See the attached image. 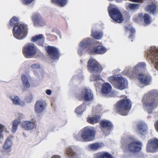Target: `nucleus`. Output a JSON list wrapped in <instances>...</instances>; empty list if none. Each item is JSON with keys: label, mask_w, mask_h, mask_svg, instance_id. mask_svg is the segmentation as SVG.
Here are the masks:
<instances>
[{"label": "nucleus", "mask_w": 158, "mask_h": 158, "mask_svg": "<svg viewBox=\"0 0 158 158\" xmlns=\"http://www.w3.org/2000/svg\"><path fill=\"white\" fill-rule=\"evenodd\" d=\"M84 128H85V129H86V128H88V127H84Z\"/></svg>", "instance_id": "nucleus-54"}, {"label": "nucleus", "mask_w": 158, "mask_h": 158, "mask_svg": "<svg viewBox=\"0 0 158 158\" xmlns=\"http://www.w3.org/2000/svg\"><path fill=\"white\" fill-rule=\"evenodd\" d=\"M95 133L92 129H83L81 130V136L85 141H91L94 139Z\"/></svg>", "instance_id": "nucleus-12"}, {"label": "nucleus", "mask_w": 158, "mask_h": 158, "mask_svg": "<svg viewBox=\"0 0 158 158\" xmlns=\"http://www.w3.org/2000/svg\"><path fill=\"white\" fill-rule=\"evenodd\" d=\"M76 97L79 100L83 99L86 101H90L93 99V94L91 90L86 88L83 89L80 93L77 94Z\"/></svg>", "instance_id": "nucleus-8"}, {"label": "nucleus", "mask_w": 158, "mask_h": 158, "mask_svg": "<svg viewBox=\"0 0 158 158\" xmlns=\"http://www.w3.org/2000/svg\"><path fill=\"white\" fill-rule=\"evenodd\" d=\"M138 128H146L147 127V125L145 123H139L138 125Z\"/></svg>", "instance_id": "nucleus-38"}, {"label": "nucleus", "mask_w": 158, "mask_h": 158, "mask_svg": "<svg viewBox=\"0 0 158 158\" xmlns=\"http://www.w3.org/2000/svg\"><path fill=\"white\" fill-rule=\"evenodd\" d=\"M142 143L137 141L132 142L128 144L126 146V150L132 153H136L140 151L142 148Z\"/></svg>", "instance_id": "nucleus-11"}, {"label": "nucleus", "mask_w": 158, "mask_h": 158, "mask_svg": "<svg viewBox=\"0 0 158 158\" xmlns=\"http://www.w3.org/2000/svg\"><path fill=\"white\" fill-rule=\"evenodd\" d=\"M104 146V144L102 143H96L89 145L87 146V148L90 150H96Z\"/></svg>", "instance_id": "nucleus-20"}, {"label": "nucleus", "mask_w": 158, "mask_h": 158, "mask_svg": "<svg viewBox=\"0 0 158 158\" xmlns=\"http://www.w3.org/2000/svg\"><path fill=\"white\" fill-rule=\"evenodd\" d=\"M10 99L13 103L16 105H20L21 103V100L17 96H10Z\"/></svg>", "instance_id": "nucleus-32"}, {"label": "nucleus", "mask_w": 158, "mask_h": 158, "mask_svg": "<svg viewBox=\"0 0 158 158\" xmlns=\"http://www.w3.org/2000/svg\"><path fill=\"white\" fill-rule=\"evenodd\" d=\"M129 0L131 1V0Z\"/></svg>", "instance_id": "nucleus-57"}, {"label": "nucleus", "mask_w": 158, "mask_h": 158, "mask_svg": "<svg viewBox=\"0 0 158 158\" xmlns=\"http://www.w3.org/2000/svg\"><path fill=\"white\" fill-rule=\"evenodd\" d=\"M23 3L25 5H28L32 2L34 0H21Z\"/></svg>", "instance_id": "nucleus-40"}, {"label": "nucleus", "mask_w": 158, "mask_h": 158, "mask_svg": "<svg viewBox=\"0 0 158 158\" xmlns=\"http://www.w3.org/2000/svg\"><path fill=\"white\" fill-rule=\"evenodd\" d=\"M139 133L142 135L145 134L146 133L145 129H139Z\"/></svg>", "instance_id": "nucleus-41"}, {"label": "nucleus", "mask_w": 158, "mask_h": 158, "mask_svg": "<svg viewBox=\"0 0 158 158\" xmlns=\"http://www.w3.org/2000/svg\"><path fill=\"white\" fill-rule=\"evenodd\" d=\"M3 130L2 129H0V139L3 137Z\"/></svg>", "instance_id": "nucleus-46"}, {"label": "nucleus", "mask_w": 158, "mask_h": 158, "mask_svg": "<svg viewBox=\"0 0 158 158\" xmlns=\"http://www.w3.org/2000/svg\"><path fill=\"white\" fill-rule=\"evenodd\" d=\"M4 127L5 126L4 125L0 124V128H4Z\"/></svg>", "instance_id": "nucleus-51"}, {"label": "nucleus", "mask_w": 158, "mask_h": 158, "mask_svg": "<svg viewBox=\"0 0 158 158\" xmlns=\"http://www.w3.org/2000/svg\"><path fill=\"white\" fill-rule=\"evenodd\" d=\"M137 78L140 83L145 85H149L152 79L150 76L143 74H138Z\"/></svg>", "instance_id": "nucleus-16"}, {"label": "nucleus", "mask_w": 158, "mask_h": 158, "mask_svg": "<svg viewBox=\"0 0 158 158\" xmlns=\"http://www.w3.org/2000/svg\"><path fill=\"white\" fill-rule=\"evenodd\" d=\"M85 104L83 103L76 109L75 112L78 114H81L85 110Z\"/></svg>", "instance_id": "nucleus-28"}, {"label": "nucleus", "mask_w": 158, "mask_h": 158, "mask_svg": "<svg viewBox=\"0 0 158 158\" xmlns=\"http://www.w3.org/2000/svg\"><path fill=\"white\" fill-rule=\"evenodd\" d=\"M51 2L60 7L64 6L67 4V0H51Z\"/></svg>", "instance_id": "nucleus-26"}, {"label": "nucleus", "mask_w": 158, "mask_h": 158, "mask_svg": "<svg viewBox=\"0 0 158 158\" xmlns=\"http://www.w3.org/2000/svg\"><path fill=\"white\" fill-rule=\"evenodd\" d=\"M8 26L14 27L13 34L17 39L21 40L26 37L28 30L27 26L24 23H19V19L16 16H14L10 19Z\"/></svg>", "instance_id": "nucleus-1"}, {"label": "nucleus", "mask_w": 158, "mask_h": 158, "mask_svg": "<svg viewBox=\"0 0 158 158\" xmlns=\"http://www.w3.org/2000/svg\"><path fill=\"white\" fill-rule=\"evenodd\" d=\"M154 126L155 128H158V120L155 123Z\"/></svg>", "instance_id": "nucleus-48"}, {"label": "nucleus", "mask_w": 158, "mask_h": 158, "mask_svg": "<svg viewBox=\"0 0 158 158\" xmlns=\"http://www.w3.org/2000/svg\"><path fill=\"white\" fill-rule=\"evenodd\" d=\"M88 71L91 73H100L103 69L101 64L95 59L90 58L87 62Z\"/></svg>", "instance_id": "nucleus-6"}, {"label": "nucleus", "mask_w": 158, "mask_h": 158, "mask_svg": "<svg viewBox=\"0 0 158 158\" xmlns=\"http://www.w3.org/2000/svg\"><path fill=\"white\" fill-rule=\"evenodd\" d=\"M156 131L158 132V129H157Z\"/></svg>", "instance_id": "nucleus-56"}, {"label": "nucleus", "mask_w": 158, "mask_h": 158, "mask_svg": "<svg viewBox=\"0 0 158 158\" xmlns=\"http://www.w3.org/2000/svg\"><path fill=\"white\" fill-rule=\"evenodd\" d=\"M12 144L11 141L9 139H8L5 143L3 148L5 149H9L11 148Z\"/></svg>", "instance_id": "nucleus-35"}, {"label": "nucleus", "mask_w": 158, "mask_h": 158, "mask_svg": "<svg viewBox=\"0 0 158 158\" xmlns=\"http://www.w3.org/2000/svg\"><path fill=\"white\" fill-rule=\"evenodd\" d=\"M92 40L91 39L87 38L80 43L79 48L78 51L79 54L81 55L86 48H87V51L90 54H102L106 52V49L102 46L98 45L94 48L91 47Z\"/></svg>", "instance_id": "nucleus-2"}, {"label": "nucleus", "mask_w": 158, "mask_h": 158, "mask_svg": "<svg viewBox=\"0 0 158 158\" xmlns=\"http://www.w3.org/2000/svg\"><path fill=\"white\" fill-rule=\"evenodd\" d=\"M100 126L103 128H112L113 127L112 123L110 121L102 120L100 123Z\"/></svg>", "instance_id": "nucleus-21"}, {"label": "nucleus", "mask_w": 158, "mask_h": 158, "mask_svg": "<svg viewBox=\"0 0 158 158\" xmlns=\"http://www.w3.org/2000/svg\"><path fill=\"white\" fill-rule=\"evenodd\" d=\"M32 99V96L31 94H30L26 98V101L27 103H30L31 102Z\"/></svg>", "instance_id": "nucleus-39"}, {"label": "nucleus", "mask_w": 158, "mask_h": 158, "mask_svg": "<svg viewBox=\"0 0 158 158\" xmlns=\"http://www.w3.org/2000/svg\"><path fill=\"white\" fill-rule=\"evenodd\" d=\"M22 125L24 128H33L34 125L32 122L26 121L22 123Z\"/></svg>", "instance_id": "nucleus-29"}, {"label": "nucleus", "mask_w": 158, "mask_h": 158, "mask_svg": "<svg viewBox=\"0 0 158 158\" xmlns=\"http://www.w3.org/2000/svg\"><path fill=\"white\" fill-rule=\"evenodd\" d=\"M45 103L42 100H40L36 101L35 105V109L36 113H40L43 111L45 109Z\"/></svg>", "instance_id": "nucleus-17"}, {"label": "nucleus", "mask_w": 158, "mask_h": 158, "mask_svg": "<svg viewBox=\"0 0 158 158\" xmlns=\"http://www.w3.org/2000/svg\"><path fill=\"white\" fill-rule=\"evenodd\" d=\"M148 58L152 63H155V66L158 71V49L155 47H152L148 54Z\"/></svg>", "instance_id": "nucleus-10"}, {"label": "nucleus", "mask_w": 158, "mask_h": 158, "mask_svg": "<svg viewBox=\"0 0 158 158\" xmlns=\"http://www.w3.org/2000/svg\"><path fill=\"white\" fill-rule=\"evenodd\" d=\"M31 67L32 69H38L40 67L39 65L36 64H34L31 65Z\"/></svg>", "instance_id": "nucleus-43"}, {"label": "nucleus", "mask_w": 158, "mask_h": 158, "mask_svg": "<svg viewBox=\"0 0 158 158\" xmlns=\"http://www.w3.org/2000/svg\"><path fill=\"white\" fill-rule=\"evenodd\" d=\"M145 97L142 99L143 104L145 106L147 110H152L156 106L158 102V95L157 94H150L146 96L147 101L145 100Z\"/></svg>", "instance_id": "nucleus-5"}, {"label": "nucleus", "mask_w": 158, "mask_h": 158, "mask_svg": "<svg viewBox=\"0 0 158 158\" xmlns=\"http://www.w3.org/2000/svg\"><path fill=\"white\" fill-rule=\"evenodd\" d=\"M125 29L126 31H127V30L128 29L131 33V34L128 36L129 38L130 39H133L134 37V34L135 33V29L133 28H131L128 29V27H125Z\"/></svg>", "instance_id": "nucleus-36"}, {"label": "nucleus", "mask_w": 158, "mask_h": 158, "mask_svg": "<svg viewBox=\"0 0 158 158\" xmlns=\"http://www.w3.org/2000/svg\"><path fill=\"white\" fill-rule=\"evenodd\" d=\"M147 150L149 152H154L158 151V139L154 138L148 141Z\"/></svg>", "instance_id": "nucleus-15"}, {"label": "nucleus", "mask_w": 158, "mask_h": 158, "mask_svg": "<svg viewBox=\"0 0 158 158\" xmlns=\"http://www.w3.org/2000/svg\"><path fill=\"white\" fill-rule=\"evenodd\" d=\"M99 117L97 116L91 117H88L87 118V121L91 124H94L97 123L99 122Z\"/></svg>", "instance_id": "nucleus-27"}, {"label": "nucleus", "mask_w": 158, "mask_h": 158, "mask_svg": "<svg viewBox=\"0 0 158 158\" xmlns=\"http://www.w3.org/2000/svg\"><path fill=\"white\" fill-rule=\"evenodd\" d=\"M51 93H52V91L50 89H47L46 90V93L48 95H49L51 94Z\"/></svg>", "instance_id": "nucleus-47"}, {"label": "nucleus", "mask_w": 158, "mask_h": 158, "mask_svg": "<svg viewBox=\"0 0 158 158\" xmlns=\"http://www.w3.org/2000/svg\"><path fill=\"white\" fill-rule=\"evenodd\" d=\"M138 18L140 19L143 18L145 23L146 24H148L150 23V16L148 14H145L143 15L142 13H140L139 14Z\"/></svg>", "instance_id": "nucleus-23"}, {"label": "nucleus", "mask_w": 158, "mask_h": 158, "mask_svg": "<svg viewBox=\"0 0 158 158\" xmlns=\"http://www.w3.org/2000/svg\"><path fill=\"white\" fill-rule=\"evenodd\" d=\"M156 5L154 4L152 5H148L146 7V10L149 11L150 13L154 14L156 12Z\"/></svg>", "instance_id": "nucleus-31"}, {"label": "nucleus", "mask_w": 158, "mask_h": 158, "mask_svg": "<svg viewBox=\"0 0 158 158\" xmlns=\"http://www.w3.org/2000/svg\"><path fill=\"white\" fill-rule=\"evenodd\" d=\"M16 129H12L11 131L13 133H15L16 132Z\"/></svg>", "instance_id": "nucleus-50"}, {"label": "nucleus", "mask_w": 158, "mask_h": 158, "mask_svg": "<svg viewBox=\"0 0 158 158\" xmlns=\"http://www.w3.org/2000/svg\"><path fill=\"white\" fill-rule=\"evenodd\" d=\"M21 78L24 86L27 88H30V85L28 81V78L24 74H23L22 75Z\"/></svg>", "instance_id": "nucleus-25"}, {"label": "nucleus", "mask_w": 158, "mask_h": 158, "mask_svg": "<svg viewBox=\"0 0 158 158\" xmlns=\"http://www.w3.org/2000/svg\"><path fill=\"white\" fill-rule=\"evenodd\" d=\"M31 19L35 27L43 26L46 24L42 17L38 13H36L33 15Z\"/></svg>", "instance_id": "nucleus-14"}, {"label": "nucleus", "mask_w": 158, "mask_h": 158, "mask_svg": "<svg viewBox=\"0 0 158 158\" xmlns=\"http://www.w3.org/2000/svg\"><path fill=\"white\" fill-rule=\"evenodd\" d=\"M52 158H60V157L58 156L54 155L53 156Z\"/></svg>", "instance_id": "nucleus-49"}, {"label": "nucleus", "mask_w": 158, "mask_h": 158, "mask_svg": "<svg viewBox=\"0 0 158 158\" xmlns=\"http://www.w3.org/2000/svg\"><path fill=\"white\" fill-rule=\"evenodd\" d=\"M140 0H131V1L135 2H138Z\"/></svg>", "instance_id": "nucleus-52"}, {"label": "nucleus", "mask_w": 158, "mask_h": 158, "mask_svg": "<svg viewBox=\"0 0 158 158\" xmlns=\"http://www.w3.org/2000/svg\"><path fill=\"white\" fill-rule=\"evenodd\" d=\"M23 53L26 58H31L36 53V50L34 44L32 43L26 44L23 48Z\"/></svg>", "instance_id": "nucleus-7"}, {"label": "nucleus", "mask_w": 158, "mask_h": 158, "mask_svg": "<svg viewBox=\"0 0 158 158\" xmlns=\"http://www.w3.org/2000/svg\"><path fill=\"white\" fill-rule=\"evenodd\" d=\"M29 130V129H25V130L26 131H27L28 130Z\"/></svg>", "instance_id": "nucleus-53"}, {"label": "nucleus", "mask_w": 158, "mask_h": 158, "mask_svg": "<svg viewBox=\"0 0 158 158\" xmlns=\"http://www.w3.org/2000/svg\"><path fill=\"white\" fill-rule=\"evenodd\" d=\"M95 158H113L112 156L108 152H102L94 155Z\"/></svg>", "instance_id": "nucleus-19"}, {"label": "nucleus", "mask_w": 158, "mask_h": 158, "mask_svg": "<svg viewBox=\"0 0 158 158\" xmlns=\"http://www.w3.org/2000/svg\"><path fill=\"white\" fill-rule=\"evenodd\" d=\"M139 5L137 4L131 3L127 6V9L129 10H136L139 7Z\"/></svg>", "instance_id": "nucleus-33"}, {"label": "nucleus", "mask_w": 158, "mask_h": 158, "mask_svg": "<svg viewBox=\"0 0 158 158\" xmlns=\"http://www.w3.org/2000/svg\"><path fill=\"white\" fill-rule=\"evenodd\" d=\"M45 50L49 56L53 60H58L59 57L60 53L58 49L56 48L51 46H48Z\"/></svg>", "instance_id": "nucleus-13"}, {"label": "nucleus", "mask_w": 158, "mask_h": 158, "mask_svg": "<svg viewBox=\"0 0 158 158\" xmlns=\"http://www.w3.org/2000/svg\"><path fill=\"white\" fill-rule=\"evenodd\" d=\"M109 82L114 87L123 90L127 85V80L122 77H118L116 75L111 76L109 78Z\"/></svg>", "instance_id": "nucleus-4"}, {"label": "nucleus", "mask_w": 158, "mask_h": 158, "mask_svg": "<svg viewBox=\"0 0 158 158\" xmlns=\"http://www.w3.org/2000/svg\"><path fill=\"white\" fill-rule=\"evenodd\" d=\"M20 123V121L19 120L15 119L13 121V127L12 128H17L18 126Z\"/></svg>", "instance_id": "nucleus-37"}, {"label": "nucleus", "mask_w": 158, "mask_h": 158, "mask_svg": "<svg viewBox=\"0 0 158 158\" xmlns=\"http://www.w3.org/2000/svg\"><path fill=\"white\" fill-rule=\"evenodd\" d=\"M103 35L102 33L101 32H99L97 31H91V36L94 39L96 40L101 39Z\"/></svg>", "instance_id": "nucleus-24"}, {"label": "nucleus", "mask_w": 158, "mask_h": 158, "mask_svg": "<svg viewBox=\"0 0 158 158\" xmlns=\"http://www.w3.org/2000/svg\"><path fill=\"white\" fill-rule=\"evenodd\" d=\"M94 78L95 81L101 80L102 79V78L99 75H94Z\"/></svg>", "instance_id": "nucleus-42"}, {"label": "nucleus", "mask_w": 158, "mask_h": 158, "mask_svg": "<svg viewBox=\"0 0 158 158\" xmlns=\"http://www.w3.org/2000/svg\"><path fill=\"white\" fill-rule=\"evenodd\" d=\"M112 87L110 84L108 83H105L102 85V91L103 94H107L110 92Z\"/></svg>", "instance_id": "nucleus-22"}, {"label": "nucleus", "mask_w": 158, "mask_h": 158, "mask_svg": "<svg viewBox=\"0 0 158 158\" xmlns=\"http://www.w3.org/2000/svg\"><path fill=\"white\" fill-rule=\"evenodd\" d=\"M104 130L102 131L106 135H108L110 133V131L108 129H103Z\"/></svg>", "instance_id": "nucleus-44"}, {"label": "nucleus", "mask_w": 158, "mask_h": 158, "mask_svg": "<svg viewBox=\"0 0 158 158\" xmlns=\"http://www.w3.org/2000/svg\"><path fill=\"white\" fill-rule=\"evenodd\" d=\"M115 111L122 115H126L131 107V102L127 98L122 99L118 101L114 105Z\"/></svg>", "instance_id": "nucleus-3"}, {"label": "nucleus", "mask_w": 158, "mask_h": 158, "mask_svg": "<svg viewBox=\"0 0 158 158\" xmlns=\"http://www.w3.org/2000/svg\"><path fill=\"white\" fill-rule=\"evenodd\" d=\"M110 17L115 22L120 23L123 20L122 14L119 10L116 8H113L109 10Z\"/></svg>", "instance_id": "nucleus-9"}, {"label": "nucleus", "mask_w": 158, "mask_h": 158, "mask_svg": "<svg viewBox=\"0 0 158 158\" xmlns=\"http://www.w3.org/2000/svg\"><path fill=\"white\" fill-rule=\"evenodd\" d=\"M23 135H24V136L25 137L26 136V135H25L24 132L23 133Z\"/></svg>", "instance_id": "nucleus-55"}, {"label": "nucleus", "mask_w": 158, "mask_h": 158, "mask_svg": "<svg viewBox=\"0 0 158 158\" xmlns=\"http://www.w3.org/2000/svg\"><path fill=\"white\" fill-rule=\"evenodd\" d=\"M146 66L145 63L144 62L139 63L134 68V72L135 73L136 71H139L141 69L145 68L146 67Z\"/></svg>", "instance_id": "nucleus-30"}, {"label": "nucleus", "mask_w": 158, "mask_h": 158, "mask_svg": "<svg viewBox=\"0 0 158 158\" xmlns=\"http://www.w3.org/2000/svg\"><path fill=\"white\" fill-rule=\"evenodd\" d=\"M44 41V38L42 34H39L32 37L31 41L35 42L38 45L43 47Z\"/></svg>", "instance_id": "nucleus-18"}, {"label": "nucleus", "mask_w": 158, "mask_h": 158, "mask_svg": "<svg viewBox=\"0 0 158 158\" xmlns=\"http://www.w3.org/2000/svg\"><path fill=\"white\" fill-rule=\"evenodd\" d=\"M127 141L125 138H123L121 140V144L122 145H124Z\"/></svg>", "instance_id": "nucleus-45"}, {"label": "nucleus", "mask_w": 158, "mask_h": 158, "mask_svg": "<svg viewBox=\"0 0 158 158\" xmlns=\"http://www.w3.org/2000/svg\"><path fill=\"white\" fill-rule=\"evenodd\" d=\"M67 154L72 158H76V155L73 150L71 148L67 149L66 151Z\"/></svg>", "instance_id": "nucleus-34"}]
</instances>
